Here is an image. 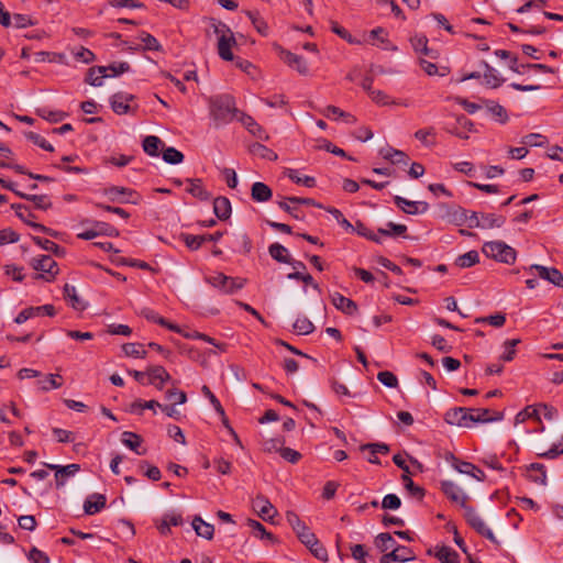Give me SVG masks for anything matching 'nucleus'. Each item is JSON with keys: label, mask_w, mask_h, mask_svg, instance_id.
Masks as SVG:
<instances>
[{"label": "nucleus", "mask_w": 563, "mask_h": 563, "mask_svg": "<svg viewBox=\"0 0 563 563\" xmlns=\"http://www.w3.org/2000/svg\"><path fill=\"white\" fill-rule=\"evenodd\" d=\"M30 265L33 269L41 272L35 275L36 279H44L45 282H53L58 274V265L49 255H41L33 257Z\"/></svg>", "instance_id": "nucleus-5"}, {"label": "nucleus", "mask_w": 563, "mask_h": 563, "mask_svg": "<svg viewBox=\"0 0 563 563\" xmlns=\"http://www.w3.org/2000/svg\"><path fill=\"white\" fill-rule=\"evenodd\" d=\"M483 65L485 68L484 79L486 85L489 86L490 88H498L499 86H501L505 79L498 75L497 70L486 62H483Z\"/></svg>", "instance_id": "nucleus-39"}, {"label": "nucleus", "mask_w": 563, "mask_h": 563, "mask_svg": "<svg viewBox=\"0 0 563 563\" xmlns=\"http://www.w3.org/2000/svg\"><path fill=\"white\" fill-rule=\"evenodd\" d=\"M147 376L148 384L154 385L158 390H162L164 383L170 379L168 372L161 365L148 367Z\"/></svg>", "instance_id": "nucleus-21"}, {"label": "nucleus", "mask_w": 563, "mask_h": 563, "mask_svg": "<svg viewBox=\"0 0 563 563\" xmlns=\"http://www.w3.org/2000/svg\"><path fill=\"white\" fill-rule=\"evenodd\" d=\"M64 297L68 301V303L76 310H84L86 306L80 300L76 287L69 284L64 286Z\"/></svg>", "instance_id": "nucleus-37"}, {"label": "nucleus", "mask_w": 563, "mask_h": 563, "mask_svg": "<svg viewBox=\"0 0 563 563\" xmlns=\"http://www.w3.org/2000/svg\"><path fill=\"white\" fill-rule=\"evenodd\" d=\"M294 330L301 335L313 332L314 325L307 317H299L294 323Z\"/></svg>", "instance_id": "nucleus-48"}, {"label": "nucleus", "mask_w": 563, "mask_h": 563, "mask_svg": "<svg viewBox=\"0 0 563 563\" xmlns=\"http://www.w3.org/2000/svg\"><path fill=\"white\" fill-rule=\"evenodd\" d=\"M473 130L474 123L463 114L457 115L455 124L446 129L449 133L463 140H467L470 137L468 133L473 132Z\"/></svg>", "instance_id": "nucleus-16"}, {"label": "nucleus", "mask_w": 563, "mask_h": 563, "mask_svg": "<svg viewBox=\"0 0 563 563\" xmlns=\"http://www.w3.org/2000/svg\"><path fill=\"white\" fill-rule=\"evenodd\" d=\"M121 442L126 448H129L130 450H132L133 452H135L139 455H144L146 453V450H142V451L140 450L143 440H142L141 435H139L134 432L124 431L121 434Z\"/></svg>", "instance_id": "nucleus-25"}, {"label": "nucleus", "mask_w": 563, "mask_h": 563, "mask_svg": "<svg viewBox=\"0 0 563 563\" xmlns=\"http://www.w3.org/2000/svg\"><path fill=\"white\" fill-rule=\"evenodd\" d=\"M468 417L470 408L457 407L450 409L445 413V421L459 427H471V420H468Z\"/></svg>", "instance_id": "nucleus-17"}, {"label": "nucleus", "mask_w": 563, "mask_h": 563, "mask_svg": "<svg viewBox=\"0 0 563 563\" xmlns=\"http://www.w3.org/2000/svg\"><path fill=\"white\" fill-rule=\"evenodd\" d=\"M254 507L258 510V515L264 520H271L274 517V515L277 514L275 507L265 497H257L254 501Z\"/></svg>", "instance_id": "nucleus-31"}, {"label": "nucleus", "mask_w": 563, "mask_h": 563, "mask_svg": "<svg viewBox=\"0 0 563 563\" xmlns=\"http://www.w3.org/2000/svg\"><path fill=\"white\" fill-rule=\"evenodd\" d=\"M25 136L29 141H31L35 145L40 146L41 148L48 151V152L54 151L53 145L51 143H48L42 135L30 131V132L25 133Z\"/></svg>", "instance_id": "nucleus-63"}, {"label": "nucleus", "mask_w": 563, "mask_h": 563, "mask_svg": "<svg viewBox=\"0 0 563 563\" xmlns=\"http://www.w3.org/2000/svg\"><path fill=\"white\" fill-rule=\"evenodd\" d=\"M528 477L530 481L545 485L547 484V472L545 466L541 463H532L528 466Z\"/></svg>", "instance_id": "nucleus-33"}, {"label": "nucleus", "mask_w": 563, "mask_h": 563, "mask_svg": "<svg viewBox=\"0 0 563 563\" xmlns=\"http://www.w3.org/2000/svg\"><path fill=\"white\" fill-rule=\"evenodd\" d=\"M210 117L214 125L222 126L240 115L241 111L235 107V99L230 95H219L209 99Z\"/></svg>", "instance_id": "nucleus-1"}, {"label": "nucleus", "mask_w": 563, "mask_h": 563, "mask_svg": "<svg viewBox=\"0 0 563 563\" xmlns=\"http://www.w3.org/2000/svg\"><path fill=\"white\" fill-rule=\"evenodd\" d=\"M435 558L442 563H457L459 554L450 547H441L435 552Z\"/></svg>", "instance_id": "nucleus-43"}, {"label": "nucleus", "mask_w": 563, "mask_h": 563, "mask_svg": "<svg viewBox=\"0 0 563 563\" xmlns=\"http://www.w3.org/2000/svg\"><path fill=\"white\" fill-rule=\"evenodd\" d=\"M415 560L412 551L404 545H396L389 553H385L379 562L380 563H393V562H408Z\"/></svg>", "instance_id": "nucleus-15"}, {"label": "nucleus", "mask_w": 563, "mask_h": 563, "mask_svg": "<svg viewBox=\"0 0 563 563\" xmlns=\"http://www.w3.org/2000/svg\"><path fill=\"white\" fill-rule=\"evenodd\" d=\"M139 38L144 44V49H146V51H156V52H158V51L162 49V45L156 40V37H154L153 35H151L147 32H144V31L141 32L140 35H139Z\"/></svg>", "instance_id": "nucleus-54"}, {"label": "nucleus", "mask_w": 563, "mask_h": 563, "mask_svg": "<svg viewBox=\"0 0 563 563\" xmlns=\"http://www.w3.org/2000/svg\"><path fill=\"white\" fill-rule=\"evenodd\" d=\"M191 526L197 536L211 540L214 534V527L202 520L200 516H195Z\"/></svg>", "instance_id": "nucleus-28"}, {"label": "nucleus", "mask_w": 563, "mask_h": 563, "mask_svg": "<svg viewBox=\"0 0 563 563\" xmlns=\"http://www.w3.org/2000/svg\"><path fill=\"white\" fill-rule=\"evenodd\" d=\"M163 159L172 165L180 164L184 161V154L170 146L163 151Z\"/></svg>", "instance_id": "nucleus-53"}, {"label": "nucleus", "mask_w": 563, "mask_h": 563, "mask_svg": "<svg viewBox=\"0 0 563 563\" xmlns=\"http://www.w3.org/2000/svg\"><path fill=\"white\" fill-rule=\"evenodd\" d=\"M231 202L227 197H217L213 200V212L219 220H227L231 216Z\"/></svg>", "instance_id": "nucleus-29"}, {"label": "nucleus", "mask_w": 563, "mask_h": 563, "mask_svg": "<svg viewBox=\"0 0 563 563\" xmlns=\"http://www.w3.org/2000/svg\"><path fill=\"white\" fill-rule=\"evenodd\" d=\"M122 350L126 356L132 357L144 358L147 354L141 343H125L123 344Z\"/></svg>", "instance_id": "nucleus-47"}, {"label": "nucleus", "mask_w": 563, "mask_h": 563, "mask_svg": "<svg viewBox=\"0 0 563 563\" xmlns=\"http://www.w3.org/2000/svg\"><path fill=\"white\" fill-rule=\"evenodd\" d=\"M37 114L41 118H43L49 122H53V123L60 122L62 120H64L67 117V113H65L63 111H52L47 108L37 109Z\"/></svg>", "instance_id": "nucleus-49"}, {"label": "nucleus", "mask_w": 563, "mask_h": 563, "mask_svg": "<svg viewBox=\"0 0 563 563\" xmlns=\"http://www.w3.org/2000/svg\"><path fill=\"white\" fill-rule=\"evenodd\" d=\"M202 394L209 399L214 410L223 418V422L227 424L228 420L225 418L224 409L220 404L219 399L214 396V394L210 390V388L206 385L201 388Z\"/></svg>", "instance_id": "nucleus-46"}, {"label": "nucleus", "mask_w": 563, "mask_h": 563, "mask_svg": "<svg viewBox=\"0 0 563 563\" xmlns=\"http://www.w3.org/2000/svg\"><path fill=\"white\" fill-rule=\"evenodd\" d=\"M331 299L334 307L345 314H353L357 311L356 302L339 292H334Z\"/></svg>", "instance_id": "nucleus-23"}, {"label": "nucleus", "mask_w": 563, "mask_h": 563, "mask_svg": "<svg viewBox=\"0 0 563 563\" xmlns=\"http://www.w3.org/2000/svg\"><path fill=\"white\" fill-rule=\"evenodd\" d=\"M280 58L291 68L296 69L299 74L306 75L308 66L302 56L296 55L289 51L282 49Z\"/></svg>", "instance_id": "nucleus-20"}, {"label": "nucleus", "mask_w": 563, "mask_h": 563, "mask_svg": "<svg viewBox=\"0 0 563 563\" xmlns=\"http://www.w3.org/2000/svg\"><path fill=\"white\" fill-rule=\"evenodd\" d=\"M162 140L155 135H148L143 140L142 146L144 152L150 156H158Z\"/></svg>", "instance_id": "nucleus-41"}, {"label": "nucleus", "mask_w": 563, "mask_h": 563, "mask_svg": "<svg viewBox=\"0 0 563 563\" xmlns=\"http://www.w3.org/2000/svg\"><path fill=\"white\" fill-rule=\"evenodd\" d=\"M520 343V340L519 339H510V340H507L505 341L504 343V346H505V352L503 353V355L500 356V360L505 361V362H510L514 360L515 355H516V350L515 347Z\"/></svg>", "instance_id": "nucleus-61"}, {"label": "nucleus", "mask_w": 563, "mask_h": 563, "mask_svg": "<svg viewBox=\"0 0 563 563\" xmlns=\"http://www.w3.org/2000/svg\"><path fill=\"white\" fill-rule=\"evenodd\" d=\"M238 121H240L245 129L255 137L260 140H268V134L265 130L249 114L241 112L238 117Z\"/></svg>", "instance_id": "nucleus-18"}, {"label": "nucleus", "mask_w": 563, "mask_h": 563, "mask_svg": "<svg viewBox=\"0 0 563 563\" xmlns=\"http://www.w3.org/2000/svg\"><path fill=\"white\" fill-rule=\"evenodd\" d=\"M44 465L55 471V481H56V487L60 488L65 485L68 477L74 476L79 470V464H68V465H56V464H48L44 463Z\"/></svg>", "instance_id": "nucleus-13"}, {"label": "nucleus", "mask_w": 563, "mask_h": 563, "mask_svg": "<svg viewBox=\"0 0 563 563\" xmlns=\"http://www.w3.org/2000/svg\"><path fill=\"white\" fill-rule=\"evenodd\" d=\"M106 496L101 494L90 495L84 504V510L87 515H95L106 507Z\"/></svg>", "instance_id": "nucleus-24"}, {"label": "nucleus", "mask_w": 563, "mask_h": 563, "mask_svg": "<svg viewBox=\"0 0 563 563\" xmlns=\"http://www.w3.org/2000/svg\"><path fill=\"white\" fill-rule=\"evenodd\" d=\"M156 407H159V402L156 400L142 401L141 399H136L131 404L130 411L132 413L142 415L143 409H152L155 411Z\"/></svg>", "instance_id": "nucleus-55"}, {"label": "nucleus", "mask_w": 563, "mask_h": 563, "mask_svg": "<svg viewBox=\"0 0 563 563\" xmlns=\"http://www.w3.org/2000/svg\"><path fill=\"white\" fill-rule=\"evenodd\" d=\"M180 240L191 251H197L203 244L202 235H192V234H188V233H181Z\"/></svg>", "instance_id": "nucleus-56"}, {"label": "nucleus", "mask_w": 563, "mask_h": 563, "mask_svg": "<svg viewBox=\"0 0 563 563\" xmlns=\"http://www.w3.org/2000/svg\"><path fill=\"white\" fill-rule=\"evenodd\" d=\"M247 18L252 22L255 30L263 36H268L269 34V26L267 22L264 20V18L257 11H247L246 12Z\"/></svg>", "instance_id": "nucleus-36"}, {"label": "nucleus", "mask_w": 563, "mask_h": 563, "mask_svg": "<svg viewBox=\"0 0 563 563\" xmlns=\"http://www.w3.org/2000/svg\"><path fill=\"white\" fill-rule=\"evenodd\" d=\"M482 252L487 257L505 264H514L517 258L516 250L503 241L485 242Z\"/></svg>", "instance_id": "nucleus-3"}, {"label": "nucleus", "mask_w": 563, "mask_h": 563, "mask_svg": "<svg viewBox=\"0 0 563 563\" xmlns=\"http://www.w3.org/2000/svg\"><path fill=\"white\" fill-rule=\"evenodd\" d=\"M134 95L123 91L115 92L110 98L111 109L115 114L119 115L135 113L139 107L137 104H131V102L134 101Z\"/></svg>", "instance_id": "nucleus-6"}, {"label": "nucleus", "mask_w": 563, "mask_h": 563, "mask_svg": "<svg viewBox=\"0 0 563 563\" xmlns=\"http://www.w3.org/2000/svg\"><path fill=\"white\" fill-rule=\"evenodd\" d=\"M393 462L404 471L401 475V481L404 483L405 488L415 497L421 499L424 496V489L413 483L410 477V470L406 463L405 457L401 454H395L393 456Z\"/></svg>", "instance_id": "nucleus-8"}, {"label": "nucleus", "mask_w": 563, "mask_h": 563, "mask_svg": "<svg viewBox=\"0 0 563 563\" xmlns=\"http://www.w3.org/2000/svg\"><path fill=\"white\" fill-rule=\"evenodd\" d=\"M286 519L296 534H298L299 532L303 531L307 528L306 523L300 520L299 516L295 511H287Z\"/></svg>", "instance_id": "nucleus-60"}, {"label": "nucleus", "mask_w": 563, "mask_h": 563, "mask_svg": "<svg viewBox=\"0 0 563 563\" xmlns=\"http://www.w3.org/2000/svg\"><path fill=\"white\" fill-rule=\"evenodd\" d=\"M411 45L417 53H421L431 58H437V51L428 47V38L426 36H415L411 38Z\"/></svg>", "instance_id": "nucleus-38"}, {"label": "nucleus", "mask_w": 563, "mask_h": 563, "mask_svg": "<svg viewBox=\"0 0 563 563\" xmlns=\"http://www.w3.org/2000/svg\"><path fill=\"white\" fill-rule=\"evenodd\" d=\"M32 240L38 246H41L43 250H45V251H47L49 253H53L57 257H63L66 254V251H65L64 247L59 246L58 244H56L55 242H53L51 240L42 239L40 236H32Z\"/></svg>", "instance_id": "nucleus-35"}, {"label": "nucleus", "mask_w": 563, "mask_h": 563, "mask_svg": "<svg viewBox=\"0 0 563 563\" xmlns=\"http://www.w3.org/2000/svg\"><path fill=\"white\" fill-rule=\"evenodd\" d=\"M268 253L272 256V258H274L278 263H291V257L289 256L288 250L277 242L268 246Z\"/></svg>", "instance_id": "nucleus-34"}, {"label": "nucleus", "mask_w": 563, "mask_h": 563, "mask_svg": "<svg viewBox=\"0 0 563 563\" xmlns=\"http://www.w3.org/2000/svg\"><path fill=\"white\" fill-rule=\"evenodd\" d=\"M547 137L539 133H530L528 135H525L520 143L525 146H543L547 144Z\"/></svg>", "instance_id": "nucleus-59"}, {"label": "nucleus", "mask_w": 563, "mask_h": 563, "mask_svg": "<svg viewBox=\"0 0 563 563\" xmlns=\"http://www.w3.org/2000/svg\"><path fill=\"white\" fill-rule=\"evenodd\" d=\"M464 517L467 523L481 536L485 537L494 543H498L493 531L487 527L484 519L476 512V510L468 506L464 509Z\"/></svg>", "instance_id": "nucleus-7"}, {"label": "nucleus", "mask_w": 563, "mask_h": 563, "mask_svg": "<svg viewBox=\"0 0 563 563\" xmlns=\"http://www.w3.org/2000/svg\"><path fill=\"white\" fill-rule=\"evenodd\" d=\"M492 413L493 412L489 409L470 408L468 420H471V424H472L473 422H492V421H499L503 419L501 412H494L495 416H493Z\"/></svg>", "instance_id": "nucleus-22"}, {"label": "nucleus", "mask_w": 563, "mask_h": 563, "mask_svg": "<svg viewBox=\"0 0 563 563\" xmlns=\"http://www.w3.org/2000/svg\"><path fill=\"white\" fill-rule=\"evenodd\" d=\"M394 202L407 214H420L427 212L429 209V205L426 201H411L400 196H395Z\"/></svg>", "instance_id": "nucleus-14"}, {"label": "nucleus", "mask_w": 563, "mask_h": 563, "mask_svg": "<svg viewBox=\"0 0 563 563\" xmlns=\"http://www.w3.org/2000/svg\"><path fill=\"white\" fill-rule=\"evenodd\" d=\"M106 77H109L108 68L106 66L91 67L88 70L86 82L95 87H100L102 85V79Z\"/></svg>", "instance_id": "nucleus-32"}, {"label": "nucleus", "mask_w": 563, "mask_h": 563, "mask_svg": "<svg viewBox=\"0 0 563 563\" xmlns=\"http://www.w3.org/2000/svg\"><path fill=\"white\" fill-rule=\"evenodd\" d=\"M251 152L254 154V155H257L262 158H266L268 161H276L277 159V154L272 151L271 148L266 147L265 145L261 144V143H254L252 146H251Z\"/></svg>", "instance_id": "nucleus-52"}, {"label": "nucleus", "mask_w": 563, "mask_h": 563, "mask_svg": "<svg viewBox=\"0 0 563 563\" xmlns=\"http://www.w3.org/2000/svg\"><path fill=\"white\" fill-rule=\"evenodd\" d=\"M103 194L111 202L134 205L139 202L137 192L126 187L112 186L106 188Z\"/></svg>", "instance_id": "nucleus-9"}, {"label": "nucleus", "mask_w": 563, "mask_h": 563, "mask_svg": "<svg viewBox=\"0 0 563 563\" xmlns=\"http://www.w3.org/2000/svg\"><path fill=\"white\" fill-rule=\"evenodd\" d=\"M440 488L442 493L452 501L460 505L463 509L467 506L468 496L467 494L454 482L442 481Z\"/></svg>", "instance_id": "nucleus-10"}, {"label": "nucleus", "mask_w": 563, "mask_h": 563, "mask_svg": "<svg viewBox=\"0 0 563 563\" xmlns=\"http://www.w3.org/2000/svg\"><path fill=\"white\" fill-rule=\"evenodd\" d=\"M488 112L500 123L508 121V114L506 109L494 101H487L486 103Z\"/></svg>", "instance_id": "nucleus-45"}, {"label": "nucleus", "mask_w": 563, "mask_h": 563, "mask_svg": "<svg viewBox=\"0 0 563 563\" xmlns=\"http://www.w3.org/2000/svg\"><path fill=\"white\" fill-rule=\"evenodd\" d=\"M479 262V254L477 251L472 250L465 254L460 255L455 260V265L460 268L472 267Z\"/></svg>", "instance_id": "nucleus-42"}, {"label": "nucleus", "mask_w": 563, "mask_h": 563, "mask_svg": "<svg viewBox=\"0 0 563 563\" xmlns=\"http://www.w3.org/2000/svg\"><path fill=\"white\" fill-rule=\"evenodd\" d=\"M527 271L536 272L540 278L551 283L556 287L563 288V275L555 267H547L539 264H532L527 268Z\"/></svg>", "instance_id": "nucleus-11"}, {"label": "nucleus", "mask_w": 563, "mask_h": 563, "mask_svg": "<svg viewBox=\"0 0 563 563\" xmlns=\"http://www.w3.org/2000/svg\"><path fill=\"white\" fill-rule=\"evenodd\" d=\"M187 183L186 191L191 195L192 197L201 200L207 201L211 198V194L205 188L202 184V179L200 178H187L185 180Z\"/></svg>", "instance_id": "nucleus-19"}, {"label": "nucleus", "mask_w": 563, "mask_h": 563, "mask_svg": "<svg viewBox=\"0 0 563 563\" xmlns=\"http://www.w3.org/2000/svg\"><path fill=\"white\" fill-rule=\"evenodd\" d=\"M251 197L256 202H267L273 197L272 189L262 181H256L252 185Z\"/></svg>", "instance_id": "nucleus-26"}, {"label": "nucleus", "mask_w": 563, "mask_h": 563, "mask_svg": "<svg viewBox=\"0 0 563 563\" xmlns=\"http://www.w3.org/2000/svg\"><path fill=\"white\" fill-rule=\"evenodd\" d=\"M376 547L382 551V552H386L387 550L389 549H394L396 547V541L394 540V538L391 537L390 533H387V532H384V533H379L377 537H376Z\"/></svg>", "instance_id": "nucleus-51"}, {"label": "nucleus", "mask_w": 563, "mask_h": 563, "mask_svg": "<svg viewBox=\"0 0 563 563\" xmlns=\"http://www.w3.org/2000/svg\"><path fill=\"white\" fill-rule=\"evenodd\" d=\"M479 219H481L479 229H483V230L501 228L506 222V218L504 216L496 214V213H484L483 212V213H481Z\"/></svg>", "instance_id": "nucleus-27"}, {"label": "nucleus", "mask_w": 563, "mask_h": 563, "mask_svg": "<svg viewBox=\"0 0 563 563\" xmlns=\"http://www.w3.org/2000/svg\"><path fill=\"white\" fill-rule=\"evenodd\" d=\"M407 225L405 224H398V223H394V222H388L386 224V229H378L377 231V234L379 235V238L382 239L383 236H388V238H398V236H402V238H407Z\"/></svg>", "instance_id": "nucleus-30"}, {"label": "nucleus", "mask_w": 563, "mask_h": 563, "mask_svg": "<svg viewBox=\"0 0 563 563\" xmlns=\"http://www.w3.org/2000/svg\"><path fill=\"white\" fill-rule=\"evenodd\" d=\"M99 235L118 236L119 231L111 224L102 221H97L93 228L79 233L77 236L81 240H92Z\"/></svg>", "instance_id": "nucleus-12"}, {"label": "nucleus", "mask_w": 563, "mask_h": 563, "mask_svg": "<svg viewBox=\"0 0 563 563\" xmlns=\"http://www.w3.org/2000/svg\"><path fill=\"white\" fill-rule=\"evenodd\" d=\"M247 525L253 530V532L256 537H260L262 539L267 538L271 541H275L274 536L272 533L267 532L265 527L261 522H258L254 519H249Z\"/></svg>", "instance_id": "nucleus-62"}, {"label": "nucleus", "mask_w": 563, "mask_h": 563, "mask_svg": "<svg viewBox=\"0 0 563 563\" xmlns=\"http://www.w3.org/2000/svg\"><path fill=\"white\" fill-rule=\"evenodd\" d=\"M528 419L539 420L538 407L527 406L523 410L518 412L515 417V423H523Z\"/></svg>", "instance_id": "nucleus-50"}, {"label": "nucleus", "mask_w": 563, "mask_h": 563, "mask_svg": "<svg viewBox=\"0 0 563 563\" xmlns=\"http://www.w3.org/2000/svg\"><path fill=\"white\" fill-rule=\"evenodd\" d=\"M62 377L57 374H48L44 379L38 380V387L43 391H48L51 389H57L62 386L60 382Z\"/></svg>", "instance_id": "nucleus-44"}, {"label": "nucleus", "mask_w": 563, "mask_h": 563, "mask_svg": "<svg viewBox=\"0 0 563 563\" xmlns=\"http://www.w3.org/2000/svg\"><path fill=\"white\" fill-rule=\"evenodd\" d=\"M165 398L170 401V405H183L187 401V395L177 388H170L165 393Z\"/></svg>", "instance_id": "nucleus-58"}, {"label": "nucleus", "mask_w": 563, "mask_h": 563, "mask_svg": "<svg viewBox=\"0 0 563 563\" xmlns=\"http://www.w3.org/2000/svg\"><path fill=\"white\" fill-rule=\"evenodd\" d=\"M211 29L218 35V54L223 60H233L231 47L236 43L231 29L223 22L212 20Z\"/></svg>", "instance_id": "nucleus-2"}, {"label": "nucleus", "mask_w": 563, "mask_h": 563, "mask_svg": "<svg viewBox=\"0 0 563 563\" xmlns=\"http://www.w3.org/2000/svg\"><path fill=\"white\" fill-rule=\"evenodd\" d=\"M285 175L295 184L302 185L307 188L316 186V179L311 176H301L297 169L287 168Z\"/></svg>", "instance_id": "nucleus-40"}, {"label": "nucleus", "mask_w": 563, "mask_h": 563, "mask_svg": "<svg viewBox=\"0 0 563 563\" xmlns=\"http://www.w3.org/2000/svg\"><path fill=\"white\" fill-rule=\"evenodd\" d=\"M353 231H356L358 235L363 236V238H366L373 242H376V243H382V240L379 238V235L377 234V232H373L371 229H368L364 223H362L361 221H357L355 223V227H354V230Z\"/></svg>", "instance_id": "nucleus-57"}, {"label": "nucleus", "mask_w": 563, "mask_h": 563, "mask_svg": "<svg viewBox=\"0 0 563 563\" xmlns=\"http://www.w3.org/2000/svg\"><path fill=\"white\" fill-rule=\"evenodd\" d=\"M11 208L15 211V214L27 225L31 223V218H34V214L31 212L30 208L25 205L14 203Z\"/></svg>", "instance_id": "nucleus-64"}, {"label": "nucleus", "mask_w": 563, "mask_h": 563, "mask_svg": "<svg viewBox=\"0 0 563 563\" xmlns=\"http://www.w3.org/2000/svg\"><path fill=\"white\" fill-rule=\"evenodd\" d=\"M207 283L212 287L219 289L225 295H232L244 287V279L234 278L224 275L223 273H216L206 278Z\"/></svg>", "instance_id": "nucleus-4"}]
</instances>
